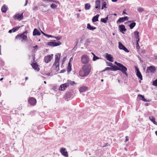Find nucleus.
I'll use <instances>...</instances> for the list:
<instances>
[{
	"mask_svg": "<svg viewBox=\"0 0 157 157\" xmlns=\"http://www.w3.org/2000/svg\"><path fill=\"white\" fill-rule=\"evenodd\" d=\"M82 70H80L81 74L82 72L85 73L84 75H82V76H86L88 75L90 71V64L84 65L82 66Z\"/></svg>",
	"mask_w": 157,
	"mask_h": 157,
	"instance_id": "1",
	"label": "nucleus"
},
{
	"mask_svg": "<svg viewBox=\"0 0 157 157\" xmlns=\"http://www.w3.org/2000/svg\"><path fill=\"white\" fill-rule=\"evenodd\" d=\"M60 54H57L55 56V62L53 64V66H55V68L56 70L59 68V61L60 59Z\"/></svg>",
	"mask_w": 157,
	"mask_h": 157,
	"instance_id": "2",
	"label": "nucleus"
},
{
	"mask_svg": "<svg viewBox=\"0 0 157 157\" xmlns=\"http://www.w3.org/2000/svg\"><path fill=\"white\" fill-rule=\"evenodd\" d=\"M16 39H21L22 42H24L27 40V37L26 35H23V34L20 33L18 34L15 37Z\"/></svg>",
	"mask_w": 157,
	"mask_h": 157,
	"instance_id": "3",
	"label": "nucleus"
},
{
	"mask_svg": "<svg viewBox=\"0 0 157 157\" xmlns=\"http://www.w3.org/2000/svg\"><path fill=\"white\" fill-rule=\"evenodd\" d=\"M118 70L121 71L123 74L125 75L126 76H128V74L126 73L127 70V68L122 64L121 63L118 64Z\"/></svg>",
	"mask_w": 157,
	"mask_h": 157,
	"instance_id": "4",
	"label": "nucleus"
},
{
	"mask_svg": "<svg viewBox=\"0 0 157 157\" xmlns=\"http://www.w3.org/2000/svg\"><path fill=\"white\" fill-rule=\"evenodd\" d=\"M81 61L82 63L86 64L89 62V59L87 55H82L81 58Z\"/></svg>",
	"mask_w": 157,
	"mask_h": 157,
	"instance_id": "5",
	"label": "nucleus"
},
{
	"mask_svg": "<svg viewBox=\"0 0 157 157\" xmlns=\"http://www.w3.org/2000/svg\"><path fill=\"white\" fill-rule=\"evenodd\" d=\"M61 44L60 41H58L56 42V40H55L54 41L48 42V43L47 45L48 46L53 47L59 46Z\"/></svg>",
	"mask_w": 157,
	"mask_h": 157,
	"instance_id": "6",
	"label": "nucleus"
},
{
	"mask_svg": "<svg viewBox=\"0 0 157 157\" xmlns=\"http://www.w3.org/2000/svg\"><path fill=\"white\" fill-rule=\"evenodd\" d=\"M135 72L137 76L139 78L140 80H142V76L140 71L139 69L137 67L135 66Z\"/></svg>",
	"mask_w": 157,
	"mask_h": 157,
	"instance_id": "7",
	"label": "nucleus"
},
{
	"mask_svg": "<svg viewBox=\"0 0 157 157\" xmlns=\"http://www.w3.org/2000/svg\"><path fill=\"white\" fill-rule=\"evenodd\" d=\"M155 71V67L153 66H151L147 67L146 70V73H154Z\"/></svg>",
	"mask_w": 157,
	"mask_h": 157,
	"instance_id": "8",
	"label": "nucleus"
},
{
	"mask_svg": "<svg viewBox=\"0 0 157 157\" xmlns=\"http://www.w3.org/2000/svg\"><path fill=\"white\" fill-rule=\"evenodd\" d=\"M53 55H48L44 57V61L45 63H47L50 62L53 58Z\"/></svg>",
	"mask_w": 157,
	"mask_h": 157,
	"instance_id": "9",
	"label": "nucleus"
},
{
	"mask_svg": "<svg viewBox=\"0 0 157 157\" xmlns=\"http://www.w3.org/2000/svg\"><path fill=\"white\" fill-rule=\"evenodd\" d=\"M118 48L121 50H124L126 52H128L129 50L120 42H118Z\"/></svg>",
	"mask_w": 157,
	"mask_h": 157,
	"instance_id": "10",
	"label": "nucleus"
},
{
	"mask_svg": "<svg viewBox=\"0 0 157 157\" xmlns=\"http://www.w3.org/2000/svg\"><path fill=\"white\" fill-rule=\"evenodd\" d=\"M13 18L15 19H17L19 21L22 20L23 18V13L21 14H19V13L16 14L14 15Z\"/></svg>",
	"mask_w": 157,
	"mask_h": 157,
	"instance_id": "11",
	"label": "nucleus"
},
{
	"mask_svg": "<svg viewBox=\"0 0 157 157\" xmlns=\"http://www.w3.org/2000/svg\"><path fill=\"white\" fill-rule=\"evenodd\" d=\"M29 103L32 105H35L36 103V101L35 98L31 97L28 100Z\"/></svg>",
	"mask_w": 157,
	"mask_h": 157,
	"instance_id": "12",
	"label": "nucleus"
},
{
	"mask_svg": "<svg viewBox=\"0 0 157 157\" xmlns=\"http://www.w3.org/2000/svg\"><path fill=\"white\" fill-rule=\"evenodd\" d=\"M69 86L68 85V83H65L61 84L59 86V90L62 91H63L66 89Z\"/></svg>",
	"mask_w": 157,
	"mask_h": 157,
	"instance_id": "13",
	"label": "nucleus"
},
{
	"mask_svg": "<svg viewBox=\"0 0 157 157\" xmlns=\"http://www.w3.org/2000/svg\"><path fill=\"white\" fill-rule=\"evenodd\" d=\"M119 29L120 31L123 34L124 33V32L126 31L127 30L125 26L123 25H120L119 26Z\"/></svg>",
	"mask_w": 157,
	"mask_h": 157,
	"instance_id": "14",
	"label": "nucleus"
},
{
	"mask_svg": "<svg viewBox=\"0 0 157 157\" xmlns=\"http://www.w3.org/2000/svg\"><path fill=\"white\" fill-rule=\"evenodd\" d=\"M128 17L126 16L124 17H121L117 21V23H121L125 21H127L128 20Z\"/></svg>",
	"mask_w": 157,
	"mask_h": 157,
	"instance_id": "15",
	"label": "nucleus"
},
{
	"mask_svg": "<svg viewBox=\"0 0 157 157\" xmlns=\"http://www.w3.org/2000/svg\"><path fill=\"white\" fill-rule=\"evenodd\" d=\"M105 57L108 60L112 62L113 61V58L111 55L106 53Z\"/></svg>",
	"mask_w": 157,
	"mask_h": 157,
	"instance_id": "16",
	"label": "nucleus"
},
{
	"mask_svg": "<svg viewBox=\"0 0 157 157\" xmlns=\"http://www.w3.org/2000/svg\"><path fill=\"white\" fill-rule=\"evenodd\" d=\"M60 151L62 154L65 157H68V153L67 151H66V149L63 147L60 148Z\"/></svg>",
	"mask_w": 157,
	"mask_h": 157,
	"instance_id": "17",
	"label": "nucleus"
},
{
	"mask_svg": "<svg viewBox=\"0 0 157 157\" xmlns=\"http://www.w3.org/2000/svg\"><path fill=\"white\" fill-rule=\"evenodd\" d=\"M95 8L98 10L100 9V0H96L95 2Z\"/></svg>",
	"mask_w": 157,
	"mask_h": 157,
	"instance_id": "18",
	"label": "nucleus"
},
{
	"mask_svg": "<svg viewBox=\"0 0 157 157\" xmlns=\"http://www.w3.org/2000/svg\"><path fill=\"white\" fill-rule=\"evenodd\" d=\"M31 65L33 68L35 70H36L37 71H39L40 70V68L38 67V65L36 62L35 63H32Z\"/></svg>",
	"mask_w": 157,
	"mask_h": 157,
	"instance_id": "19",
	"label": "nucleus"
},
{
	"mask_svg": "<svg viewBox=\"0 0 157 157\" xmlns=\"http://www.w3.org/2000/svg\"><path fill=\"white\" fill-rule=\"evenodd\" d=\"M40 34L41 33L36 28L34 29L33 32V36H40Z\"/></svg>",
	"mask_w": 157,
	"mask_h": 157,
	"instance_id": "20",
	"label": "nucleus"
},
{
	"mask_svg": "<svg viewBox=\"0 0 157 157\" xmlns=\"http://www.w3.org/2000/svg\"><path fill=\"white\" fill-rule=\"evenodd\" d=\"M138 97L140 99V100H142L144 102H149L150 101L147 100L144 98V96L141 94H139L138 95Z\"/></svg>",
	"mask_w": 157,
	"mask_h": 157,
	"instance_id": "21",
	"label": "nucleus"
},
{
	"mask_svg": "<svg viewBox=\"0 0 157 157\" xmlns=\"http://www.w3.org/2000/svg\"><path fill=\"white\" fill-rule=\"evenodd\" d=\"M149 119L152 121L154 124L157 125V122L155 121V118L153 116H151L149 117Z\"/></svg>",
	"mask_w": 157,
	"mask_h": 157,
	"instance_id": "22",
	"label": "nucleus"
},
{
	"mask_svg": "<svg viewBox=\"0 0 157 157\" xmlns=\"http://www.w3.org/2000/svg\"><path fill=\"white\" fill-rule=\"evenodd\" d=\"M87 28L89 30H93L94 29H96V28L95 27H93L90 24L88 23L87 24Z\"/></svg>",
	"mask_w": 157,
	"mask_h": 157,
	"instance_id": "23",
	"label": "nucleus"
},
{
	"mask_svg": "<svg viewBox=\"0 0 157 157\" xmlns=\"http://www.w3.org/2000/svg\"><path fill=\"white\" fill-rule=\"evenodd\" d=\"M88 87L86 86H82L79 88V91L81 92H84L86 91Z\"/></svg>",
	"mask_w": 157,
	"mask_h": 157,
	"instance_id": "24",
	"label": "nucleus"
},
{
	"mask_svg": "<svg viewBox=\"0 0 157 157\" xmlns=\"http://www.w3.org/2000/svg\"><path fill=\"white\" fill-rule=\"evenodd\" d=\"M99 15L98 14L96 15V16H94L92 19V21L93 22H94L96 21H98V17L99 16Z\"/></svg>",
	"mask_w": 157,
	"mask_h": 157,
	"instance_id": "25",
	"label": "nucleus"
},
{
	"mask_svg": "<svg viewBox=\"0 0 157 157\" xmlns=\"http://www.w3.org/2000/svg\"><path fill=\"white\" fill-rule=\"evenodd\" d=\"M8 7L5 5H4L1 8L2 11L3 13H6L7 11Z\"/></svg>",
	"mask_w": 157,
	"mask_h": 157,
	"instance_id": "26",
	"label": "nucleus"
},
{
	"mask_svg": "<svg viewBox=\"0 0 157 157\" xmlns=\"http://www.w3.org/2000/svg\"><path fill=\"white\" fill-rule=\"evenodd\" d=\"M102 3H101V9L102 10L104 8H107V7L106 6V2L104 1V0H102Z\"/></svg>",
	"mask_w": 157,
	"mask_h": 157,
	"instance_id": "27",
	"label": "nucleus"
},
{
	"mask_svg": "<svg viewBox=\"0 0 157 157\" xmlns=\"http://www.w3.org/2000/svg\"><path fill=\"white\" fill-rule=\"evenodd\" d=\"M108 19V16L107 15L105 18H101V22L105 23H107Z\"/></svg>",
	"mask_w": 157,
	"mask_h": 157,
	"instance_id": "28",
	"label": "nucleus"
},
{
	"mask_svg": "<svg viewBox=\"0 0 157 157\" xmlns=\"http://www.w3.org/2000/svg\"><path fill=\"white\" fill-rule=\"evenodd\" d=\"M91 8L90 5L88 3L85 4V9L86 10H90Z\"/></svg>",
	"mask_w": 157,
	"mask_h": 157,
	"instance_id": "29",
	"label": "nucleus"
},
{
	"mask_svg": "<svg viewBox=\"0 0 157 157\" xmlns=\"http://www.w3.org/2000/svg\"><path fill=\"white\" fill-rule=\"evenodd\" d=\"M136 25V23L135 22H132L129 25V26L130 29H132Z\"/></svg>",
	"mask_w": 157,
	"mask_h": 157,
	"instance_id": "30",
	"label": "nucleus"
},
{
	"mask_svg": "<svg viewBox=\"0 0 157 157\" xmlns=\"http://www.w3.org/2000/svg\"><path fill=\"white\" fill-rule=\"evenodd\" d=\"M117 70H118V67L115 65H113L112 67V71H116Z\"/></svg>",
	"mask_w": 157,
	"mask_h": 157,
	"instance_id": "31",
	"label": "nucleus"
},
{
	"mask_svg": "<svg viewBox=\"0 0 157 157\" xmlns=\"http://www.w3.org/2000/svg\"><path fill=\"white\" fill-rule=\"evenodd\" d=\"M66 83H68V85H69V84H70L72 86L74 84H75V82L74 81H72L71 80H68Z\"/></svg>",
	"mask_w": 157,
	"mask_h": 157,
	"instance_id": "32",
	"label": "nucleus"
},
{
	"mask_svg": "<svg viewBox=\"0 0 157 157\" xmlns=\"http://www.w3.org/2000/svg\"><path fill=\"white\" fill-rule=\"evenodd\" d=\"M20 28V26H17L13 28L12 29V30H13V32H15L17 31Z\"/></svg>",
	"mask_w": 157,
	"mask_h": 157,
	"instance_id": "33",
	"label": "nucleus"
},
{
	"mask_svg": "<svg viewBox=\"0 0 157 157\" xmlns=\"http://www.w3.org/2000/svg\"><path fill=\"white\" fill-rule=\"evenodd\" d=\"M66 97L67 98H71V94L70 92H67L66 93Z\"/></svg>",
	"mask_w": 157,
	"mask_h": 157,
	"instance_id": "34",
	"label": "nucleus"
},
{
	"mask_svg": "<svg viewBox=\"0 0 157 157\" xmlns=\"http://www.w3.org/2000/svg\"><path fill=\"white\" fill-rule=\"evenodd\" d=\"M71 65L70 62H69L68 63V65L67 66V71L68 72H70L71 71Z\"/></svg>",
	"mask_w": 157,
	"mask_h": 157,
	"instance_id": "35",
	"label": "nucleus"
},
{
	"mask_svg": "<svg viewBox=\"0 0 157 157\" xmlns=\"http://www.w3.org/2000/svg\"><path fill=\"white\" fill-rule=\"evenodd\" d=\"M92 54H93L94 56L93 59V61H95L96 60L98 59H99V58L98 57L96 56L94 53H92Z\"/></svg>",
	"mask_w": 157,
	"mask_h": 157,
	"instance_id": "36",
	"label": "nucleus"
},
{
	"mask_svg": "<svg viewBox=\"0 0 157 157\" xmlns=\"http://www.w3.org/2000/svg\"><path fill=\"white\" fill-rule=\"evenodd\" d=\"M57 6L54 3H52L50 6L53 9L56 8Z\"/></svg>",
	"mask_w": 157,
	"mask_h": 157,
	"instance_id": "37",
	"label": "nucleus"
},
{
	"mask_svg": "<svg viewBox=\"0 0 157 157\" xmlns=\"http://www.w3.org/2000/svg\"><path fill=\"white\" fill-rule=\"evenodd\" d=\"M109 70L112 71V67H106L102 71L104 72L106 71Z\"/></svg>",
	"mask_w": 157,
	"mask_h": 157,
	"instance_id": "38",
	"label": "nucleus"
},
{
	"mask_svg": "<svg viewBox=\"0 0 157 157\" xmlns=\"http://www.w3.org/2000/svg\"><path fill=\"white\" fill-rule=\"evenodd\" d=\"M138 11L140 13H141L144 11V9L141 7H139L137 9Z\"/></svg>",
	"mask_w": 157,
	"mask_h": 157,
	"instance_id": "39",
	"label": "nucleus"
},
{
	"mask_svg": "<svg viewBox=\"0 0 157 157\" xmlns=\"http://www.w3.org/2000/svg\"><path fill=\"white\" fill-rule=\"evenodd\" d=\"M139 41V39L138 40H136V48L137 49H139L140 48V46L138 42Z\"/></svg>",
	"mask_w": 157,
	"mask_h": 157,
	"instance_id": "40",
	"label": "nucleus"
},
{
	"mask_svg": "<svg viewBox=\"0 0 157 157\" xmlns=\"http://www.w3.org/2000/svg\"><path fill=\"white\" fill-rule=\"evenodd\" d=\"M33 11H36L38 10V6L37 5H34L32 8Z\"/></svg>",
	"mask_w": 157,
	"mask_h": 157,
	"instance_id": "41",
	"label": "nucleus"
},
{
	"mask_svg": "<svg viewBox=\"0 0 157 157\" xmlns=\"http://www.w3.org/2000/svg\"><path fill=\"white\" fill-rule=\"evenodd\" d=\"M152 85L155 86H157V80H155L153 81Z\"/></svg>",
	"mask_w": 157,
	"mask_h": 157,
	"instance_id": "42",
	"label": "nucleus"
},
{
	"mask_svg": "<svg viewBox=\"0 0 157 157\" xmlns=\"http://www.w3.org/2000/svg\"><path fill=\"white\" fill-rule=\"evenodd\" d=\"M134 36H135L139 35V32L137 31H136L134 32Z\"/></svg>",
	"mask_w": 157,
	"mask_h": 157,
	"instance_id": "43",
	"label": "nucleus"
},
{
	"mask_svg": "<svg viewBox=\"0 0 157 157\" xmlns=\"http://www.w3.org/2000/svg\"><path fill=\"white\" fill-rule=\"evenodd\" d=\"M106 63L108 64L107 66H110L112 67L113 65V63H111L109 62V63H108L107 62Z\"/></svg>",
	"mask_w": 157,
	"mask_h": 157,
	"instance_id": "44",
	"label": "nucleus"
},
{
	"mask_svg": "<svg viewBox=\"0 0 157 157\" xmlns=\"http://www.w3.org/2000/svg\"><path fill=\"white\" fill-rule=\"evenodd\" d=\"M135 39L136 40H138L139 39V41L140 40L139 35L135 36Z\"/></svg>",
	"mask_w": 157,
	"mask_h": 157,
	"instance_id": "45",
	"label": "nucleus"
},
{
	"mask_svg": "<svg viewBox=\"0 0 157 157\" xmlns=\"http://www.w3.org/2000/svg\"><path fill=\"white\" fill-rule=\"evenodd\" d=\"M46 36L48 37V38L53 37L51 35H48L47 34H46Z\"/></svg>",
	"mask_w": 157,
	"mask_h": 157,
	"instance_id": "46",
	"label": "nucleus"
},
{
	"mask_svg": "<svg viewBox=\"0 0 157 157\" xmlns=\"http://www.w3.org/2000/svg\"><path fill=\"white\" fill-rule=\"evenodd\" d=\"M79 75L81 77H83L84 76H82V75H84V74H85V73H84V72H82V73H81H81H80V71L79 72Z\"/></svg>",
	"mask_w": 157,
	"mask_h": 157,
	"instance_id": "47",
	"label": "nucleus"
},
{
	"mask_svg": "<svg viewBox=\"0 0 157 157\" xmlns=\"http://www.w3.org/2000/svg\"><path fill=\"white\" fill-rule=\"evenodd\" d=\"M128 140V137L127 136L125 137V142H126Z\"/></svg>",
	"mask_w": 157,
	"mask_h": 157,
	"instance_id": "48",
	"label": "nucleus"
},
{
	"mask_svg": "<svg viewBox=\"0 0 157 157\" xmlns=\"http://www.w3.org/2000/svg\"><path fill=\"white\" fill-rule=\"evenodd\" d=\"M55 38L57 40H59L61 39V38L59 37L58 36L56 37Z\"/></svg>",
	"mask_w": 157,
	"mask_h": 157,
	"instance_id": "49",
	"label": "nucleus"
},
{
	"mask_svg": "<svg viewBox=\"0 0 157 157\" xmlns=\"http://www.w3.org/2000/svg\"><path fill=\"white\" fill-rule=\"evenodd\" d=\"M65 71H66V70L65 69H63L60 71V73H63L65 72Z\"/></svg>",
	"mask_w": 157,
	"mask_h": 157,
	"instance_id": "50",
	"label": "nucleus"
},
{
	"mask_svg": "<svg viewBox=\"0 0 157 157\" xmlns=\"http://www.w3.org/2000/svg\"><path fill=\"white\" fill-rule=\"evenodd\" d=\"M28 33V32L27 30H26L24 32L22 33V34H23V35H25L27 33Z\"/></svg>",
	"mask_w": 157,
	"mask_h": 157,
	"instance_id": "51",
	"label": "nucleus"
},
{
	"mask_svg": "<svg viewBox=\"0 0 157 157\" xmlns=\"http://www.w3.org/2000/svg\"><path fill=\"white\" fill-rule=\"evenodd\" d=\"M115 63L117 65V66H118L119 65H118V64H121V63H118L116 61H115Z\"/></svg>",
	"mask_w": 157,
	"mask_h": 157,
	"instance_id": "52",
	"label": "nucleus"
},
{
	"mask_svg": "<svg viewBox=\"0 0 157 157\" xmlns=\"http://www.w3.org/2000/svg\"><path fill=\"white\" fill-rule=\"evenodd\" d=\"M78 39H76V41L75 43V46H76L77 45V44L78 43Z\"/></svg>",
	"mask_w": 157,
	"mask_h": 157,
	"instance_id": "53",
	"label": "nucleus"
},
{
	"mask_svg": "<svg viewBox=\"0 0 157 157\" xmlns=\"http://www.w3.org/2000/svg\"><path fill=\"white\" fill-rule=\"evenodd\" d=\"M28 2V0H25V4L24 5V6H26Z\"/></svg>",
	"mask_w": 157,
	"mask_h": 157,
	"instance_id": "54",
	"label": "nucleus"
},
{
	"mask_svg": "<svg viewBox=\"0 0 157 157\" xmlns=\"http://www.w3.org/2000/svg\"><path fill=\"white\" fill-rule=\"evenodd\" d=\"M13 32V30H12V29L10 30L8 32V33H11Z\"/></svg>",
	"mask_w": 157,
	"mask_h": 157,
	"instance_id": "55",
	"label": "nucleus"
},
{
	"mask_svg": "<svg viewBox=\"0 0 157 157\" xmlns=\"http://www.w3.org/2000/svg\"><path fill=\"white\" fill-rule=\"evenodd\" d=\"M154 58L155 59L157 60V55H155Z\"/></svg>",
	"mask_w": 157,
	"mask_h": 157,
	"instance_id": "56",
	"label": "nucleus"
},
{
	"mask_svg": "<svg viewBox=\"0 0 157 157\" xmlns=\"http://www.w3.org/2000/svg\"><path fill=\"white\" fill-rule=\"evenodd\" d=\"M41 32L42 33L44 36H46V34L45 33H44L43 32H42V31L41 30Z\"/></svg>",
	"mask_w": 157,
	"mask_h": 157,
	"instance_id": "57",
	"label": "nucleus"
},
{
	"mask_svg": "<svg viewBox=\"0 0 157 157\" xmlns=\"http://www.w3.org/2000/svg\"><path fill=\"white\" fill-rule=\"evenodd\" d=\"M33 48L35 49H36L37 48H38V46L37 45H36V46H34L33 47Z\"/></svg>",
	"mask_w": 157,
	"mask_h": 157,
	"instance_id": "58",
	"label": "nucleus"
},
{
	"mask_svg": "<svg viewBox=\"0 0 157 157\" xmlns=\"http://www.w3.org/2000/svg\"><path fill=\"white\" fill-rule=\"evenodd\" d=\"M42 0L44 1H47L48 2L52 1L51 0Z\"/></svg>",
	"mask_w": 157,
	"mask_h": 157,
	"instance_id": "59",
	"label": "nucleus"
},
{
	"mask_svg": "<svg viewBox=\"0 0 157 157\" xmlns=\"http://www.w3.org/2000/svg\"><path fill=\"white\" fill-rule=\"evenodd\" d=\"M52 1L50 2H56V1L55 0L54 1L53 0H51Z\"/></svg>",
	"mask_w": 157,
	"mask_h": 157,
	"instance_id": "60",
	"label": "nucleus"
},
{
	"mask_svg": "<svg viewBox=\"0 0 157 157\" xmlns=\"http://www.w3.org/2000/svg\"><path fill=\"white\" fill-rule=\"evenodd\" d=\"M117 1V0H112V1L113 2H116Z\"/></svg>",
	"mask_w": 157,
	"mask_h": 157,
	"instance_id": "61",
	"label": "nucleus"
},
{
	"mask_svg": "<svg viewBox=\"0 0 157 157\" xmlns=\"http://www.w3.org/2000/svg\"><path fill=\"white\" fill-rule=\"evenodd\" d=\"M79 13H77V17L78 18L79 17Z\"/></svg>",
	"mask_w": 157,
	"mask_h": 157,
	"instance_id": "62",
	"label": "nucleus"
},
{
	"mask_svg": "<svg viewBox=\"0 0 157 157\" xmlns=\"http://www.w3.org/2000/svg\"><path fill=\"white\" fill-rule=\"evenodd\" d=\"M3 78H1L0 79V81H2V80H3Z\"/></svg>",
	"mask_w": 157,
	"mask_h": 157,
	"instance_id": "63",
	"label": "nucleus"
},
{
	"mask_svg": "<svg viewBox=\"0 0 157 157\" xmlns=\"http://www.w3.org/2000/svg\"><path fill=\"white\" fill-rule=\"evenodd\" d=\"M155 133L156 135L157 136V131H156L155 132Z\"/></svg>",
	"mask_w": 157,
	"mask_h": 157,
	"instance_id": "64",
	"label": "nucleus"
}]
</instances>
